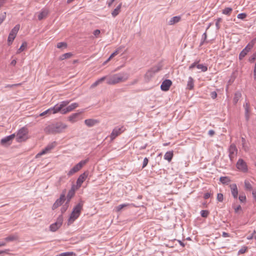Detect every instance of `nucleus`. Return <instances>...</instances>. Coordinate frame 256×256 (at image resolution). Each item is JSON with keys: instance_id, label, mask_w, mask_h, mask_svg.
<instances>
[{"instance_id": "1", "label": "nucleus", "mask_w": 256, "mask_h": 256, "mask_svg": "<svg viewBox=\"0 0 256 256\" xmlns=\"http://www.w3.org/2000/svg\"><path fill=\"white\" fill-rule=\"evenodd\" d=\"M68 126L59 122L52 123L48 125L45 128L44 132L48 134H56L64 132V130L67 128Z\"/></svg>"}, {"instance_id": "2", "label": "nucleus", "mask_w": 256, "mask_h": 256, "mask_svg": "<svg viewBox=\"0 0 256 256\" xmlns=\"http://www.w3.org/2000/svg\"><path fill=\"white\" fill-rule=\"evenodd\" d=\"M129 75L127 73L120 72L116 74L107 78L106 84L110 85H114L126 81L128 78Z\"/></svg>"}, {"instance_id": "3", "label": "nucleus", "mask_w": 256, "mask_h": 256, "mask_svg": "<svg viewBox=\"0 0 256 256\" xmlns=\"http://www.w3.org/2000/svg\"><path fill=\"white\" fill-rule=\"evenodd\" d=\"M84 202L80 201L74 208L72 212L68 218V223H72L76 219H77L80 215L81 210L82 209Z\"/></svg>"}, {"instance_id": "4", "label": "nucleus", "mask_w": 256, "mask_h": 256, "mask_svg": "<svg viewBox=\"0 0 256 256\" xmlns=\"http://www.w3.org/2000/svg\"><path fill=\"white\" fill-rule=\"evenodd\" d=\"M28 130L25 127L21 128L18 132L16 136V140L20 142L26 140L28 138Z\"/></svg>"}, {"instance_id": "5", "label": "nucleus", "mask_w": 256, "mask_h": 256, "mask_svg": "<svg viewBox=\"0 0 256 256\" xmlns=\"http://www.w3.org/2000/svg\"><path fill=\"white\" fill-rule=\"evenodd\" d=\"M88 160H82L75 165L68 172L67 175L68 176H72L75 173L78 172L82 166L88 162Z\"/></svg>"}, {"instance_id": "6", "label": "nucleus", "mask_w": 256, "mask_h": 256, "mask_svg": "<svg viewBox=\"0 0 256 256\" xmlns=\"http://www.w3.org/2000/svg\"><path fill=\"white\" fill-rule=\"evenodd\" d=\"M256 39H253L250 42H249L246 47L240 52L239 54V59L242 60L253 48Z\"/></svg>"}, {"instance_id": "7", "label": "nucleus", "mask_w": 256, "mask_h": 256, "mask_svg": "<svg viewBox=\"0 0 256 256\" xmlns=\"http://www.w3.org/2000/svg\"><path fill=\"white\" fill-rule=\"evenodd\" d=\"M20 28V24H16L10 31L8 39V44L10 46L14 40Z\"/></svg>"}, {"instance_id": "8", "label": "nucleus", "mask_w": 256, "mask_h": 256, "mask_svg": "<svg viewBox=\"0 0 256 256\" xmlns=\"http://www.w3.org/2000/svg\"><path fill=\"white\" fill-rule=\"evenodd\" d=\"M162 68V66L160 65H156L152 67L150 69L147 71L145 74V78L150 80L154 74L159 72Z\"/></svg>"}, {"instance_id": "9", "label": "nucleus", "mask_w": 256, "mask_h": 256, "mask_svg": "<svg viewBox=\"0 0 256 256\" xmlns=\"http://www.w3.org/2000/svg\"><path fill=\"white\" fill-rule=\"evenodd\" d=\"M66 190H64L61 194L59 198L57 199L55 202L53 204L52 208L55 210L58 206H60L66 200Z\"/></svg>"}, {"instance_id": "10", "label": "nucleus", "mask_w": 256, "mask_h": 256, "mask_svg": "<svg viewBox=\"0 0 256 256\" xmlns=\"http://www.w3.org/2000/svg\"><path fill=\"white\" fill-rule=\"evenodd\" d=\"M62 222L63 217L62 214H61L58 218L56 222L50 226V230L52 232H56L57 230H58V228L60 227L62 224Z\"/></svg>"}, {"instance_id": "11", "label": "nucleus", "mask_w": 256, "mask_h": 256, "mask_svg": "<svg viewBox=\"0 0 256 256\" xmlns=\"http://www.w3.org/2000/svg\"><path fill=\"white\" fill-rule=\"evenodd\" d=\"M124 128L123 126L121 127H115L113 129L110 136L111 140H113L114 139H115L120 134L124 132Z\"/></svg>"}, {"instance_id": "12", "label": "nucleus", "mask_w": 256, "mask_h": 256, "mask_svg": "<svg viewBox=\"0 0 256 256\" xmlns=\"http://www.w3.org/2000/svg\"><path fill=\"white\" fill-rule=\"evenodd\" d=\"M228 156L230 161L232 162L238 154V149L235 144H232L230 145L228 148Z\"/></svg>"}, {"instance_id": "13", "label": "nucleus", "mask_w": 256, "mask_h": 256, "mask_svg": "<svg viewBox=\"0 0 256 256\" xmlns=\"http://www.w3.org/2000/svg\"><path fill=\"white\" fill-rule=\"evenodd\" d=\"M88 175V172L86 171L79 176L76 180V188H78L81 186L82 184L86 180Z\"/></svg>"}, {"instance_id": "14", "label": "nucleus", "mask_w": 256, "mask_h": 256, "mask_svg": "<svg viewBox=\"0 0 256 256\" xmlns=\"http://www.w3.org/2000/svg\"><path fill=\"white\" fill-rule=\"evenodd\" d=\"M236 166L238 170L243 172L248 171V166L246 162L242 159H239L236 163Z\"/></svg>"}, {"instance_id": "15", "label": "nucleus", "mask_w": 256, "mask_h": 256, "mask_svg": "<svg viewBox=\"0 0 256 256\" xmlns=\"http://www.w3.org/2000/svg\"><path fill=\"white\" fill-rule=\"evenodd\" d=\"M70 101L65 100L60 102V104H58L55 105L54 107L56 111V113L58 112H60L62 114V110H64V108L68 105Z\"/></svg>"}, {"instance_id": "16", "label": "nucleus", "mask_w": 256, "mask_h": 256, "mask_svg": "<svg viewBox=\"0 0 256 256\" xmlns=\"http://www.w3.org/2000/svg\"><path fill=\"white\" fill-rule=\"evenodd\" d=\"M15 136V134H12L2 138L0 140V144L2 146L10 145Z\"/></svg>"}, {"instance_id": "17", "label": "nucleus", "mask_w": 256, "mask_h": 256, "mask_svg": "<svg viewBox=\"0 0 256 256\" xmlns=\"http://www.w3.org/2000/svg\"><path fill=\"white\" fill-rule=\"evenodd\" d=\"M172 84V82L170 80H164L160 86V88L162 90L166 92L168 91L170 86Z\"/></svg>"}, {"instance_id": "18", "label": "nucleus", "mask_w": 256, "mask_h": 256, "mask_svg": "<svg viewBox=\"0 0 256 256\" xmlns=\"http://www.w3.org/2000/svg\"><path fill=\"white\" fill-rule=\"evenodd\" d=\"M76 188L74 185H72L70 190L68 191L66 196V202L69 203L71 198L74 196Z\"/></svg>"}, {"instance_id": "19", "label": "nucleus", "mask_w": 256, "mask_h": 256, "mask_svg": "<svg viewBox=\"0 0 256 256\" xmlns=\"http://www.w3.org/2000/svg\"><path fill=\"white\" fill-rule=\"evenodd\" d=\"M230 188L232 194L234 198L237 199L238 196V190L236 184H232L230 186Z\"/></svg>"}, {"instance_id": "20", "label": "nucleus", "mask_w": 256, "mask_h": 256, "mask_svg": "<svg viewBox=\"0 0 256 256\" xmlns=\"http://www.w3.org/2000/svg\"><path fill=\"white\" fill-rule=\"evenodd\" d=\"M99 122L98 120L92 118L86 119L84 120V124L88 127H92Z\"/></svg>"}, {"instance_id": "21", "label": "nucleus", "mask_w": 256, "mask_h": 256, "mask_svg": "<svg viewBox=\"0 0 256 256\" xmlns=\"http://www.w3.org/2000/svg\"><path fill=\"white\" fill-rule=\"evenodd\" d=\"M78 106V104L76 102L68 106L62 110V114H66L68 112L72 111L73 110L76 108Z\"/></svg>"}, {"instance_id": "22", "label": "nucleus", "mask_w": 256, "mask_h": 256, "mask_svg": "<svg viewBox=\"0 0 256 256\" xmlns=\"http://www.w3.org/2000/svg\"><path fill=\"white\" fill-rule=\"evenodd\" d=\"M18 236L17 233H16L10 235L9 236L6 237L4 238V240L6 242H14L16 240H18Z\"/></svg>"}, {"instance_id": "23", "label": "nucleus", "mask_w": 256, "mask_h": 256, "mask_svg": "<svg viewBox=\"0 0 256 256\" xmlns=\"http://www.w3.org/2000/svg\"><path fill=\"white\" fill-rule=\"evenodd\" d=\"M48 14V10L47 9H42L38 14V19L40 20L46 18Z\"/></svg>"}, {"instance_id": "24", "label": "nucleus", "mask_w": 256, "mask_h": 256, "mask_svg": "<svg viewBox=\"0 0 256 256\" xmlns=\"http://www.w3.org/2000/svg\"><path fill=\"white\" fill-rule=\"evenodd\" d=\"M122 6V2H120L118 6L117 7L114 9V10L112 12V16L114 17V18H115L116 16H117L120 11V8Z\"/></svg>"}, {"instance_id": "25", "label": "nucleus", "mask_w": 256, "mask_h": 256, "mask_svg": "<svg viewBox=\"0 0 256 256\" xmlns=\"http://www.w3.org/2000/svg\"><path fill=\"white\" fill-rule=\"evenodd\" d=\"M53 148H54V146H52V144L48 145L46 148H45L42 150L40 153H38L37 154V156H42V155L46 154L48 152H49L50 150H52Z\"/></svg>"}, {"instance_id": "26", "label": "nucleus", "mask_w": 256, "mask_h": 256, "mask_svg": "<svg viewBox=\"0 0 256 256\" xmlns=\"http://www.w3.org/2000/svg\"><path fill=\"white\" fill-rule=\"evenodd\" d=\"M53 148H54V146H52V144L48 145L46 148H45L42 150L40 153H38L37 154V156H42V155L46 154L48 152H49L50 150H52Z\"/></svg>"}, {"instance_id": "27", "label": "nucleus", "mask_w": 256, "mask_h": 256, "mask_svg": "<svg viewBox=\"0 0 256 256\" xmlns=\"http://www.w3.org/2000/svg\"><path fill=\"white\" fill-rule=\"evenodd\" d=\"M181 18L180 16H175L170 18L168 22L169 25H173L178 23L180 20Z\"/></svg>"}, {"instance_id": "28", "label": "nucleus", "mask_w": 256, "mask_h": 256, "mask_svg": "<svg viewBox=\"0 0 256 256\" xmlns=\"http://www.w3.org/2000/svg\"><path fill=\"white\" fill-rule=\"evenodd\" d=\"M173 156L174 154L172 151L167 152L164 156V158L167 160L168 162H170L173 158Z\"/></svg>"}, {"instance_id": "29", "label": "nucleus", "mask_w": 256, "mask_h": 256, "mask_svg": "<svg viewBox=\"0 0 256 256\" xmlns=\"http://www.w3.org/2000/svg\"><path fill=\"white\" fill-rule=\"evenodd\" d=\"M56 112L55 110L54 107H52V108H51L46 110L44 112L41 113L40 114V116H42L46 115L47 114H56Z\"/></svg>"}, {"instance_id": "30", "label": "nucleus", "mask_w": 256, "mask_h": 256, "mask_svg": "<svg viewBox=\"0 0 256 256\" xmlns=\"http://www.w3.org/2000/svg\"><path fill=\"white\" fill-rule=\"evenodd\" d=\"M124 47H119L118 48L115 52H114L112 54H111L109 58L104 62V64H106L108 61H109L112 58L114 57L116 55H117L120 51Z\"/></svg>"}, {"instance_id": "31", "label": "nucleus", "mask_w": 256, "mask_h": 256, "mask_svg": "<svg viewBox=\"0 0 256 256\" xmlns=\"http://www.w3.org/2000/svg\"><path fill=\"white\" fill-rule=\"evenodd\" d=\"M242 96V94L240 92H236L234 94V104H236L238 102V100Z\"/></svg>"}, {"instance_id": "32", "label": "nucleus", "mask_w": 256, "mask_h": 256, "mask_svg": "<svg viewBox=\"0 0 256 256\" xmlns=\"http://www.w3.org/2000/svg\"><path fill=\"white\" fill-rule=\"evenodd\" d=\"M220 180L222 184H228L230 182V180L228 176H221Z\"/></svg>"}, {"instance_id": "33", "label": "nucleus", "mask_w": 256, "mask_h": 256, "mask_svg": "<svg viewBox=\"0 0 256 256\" xmlns=\"http://www.w3.org/2000/svg\"><path fill=\"white\" fill-rule=\"evenodd\" d=\"M194 86V80L192 77H190L188 82L187 87L189 90H192Z\"/></svg>"}, {"instance_id": "34", "label": "nucleus", "mask_w": 256, "mask_h": 256, "mask_svg": "<svg viewBox=\"0 0 256 256\" xmlns=\"http://www.w3.org/2000/svg\"><path fill=\"white\" fill-rule=\"evenodd\" d=\"M196 68L200 70L201 72H205L208 70V67L206 66H204L203 64H198V63L196 66Z\"/></svg>"}, {"instance_id": "35", "label": "nucleus", "mask_w": 256, "mask_h": 256, "mask_svg": "<svg viewBox=\"0 0 256 256\" xmlns=\"http://www.w3.org/2000/svg\"><path fill=\"white\" fill-rule=\"evenodd\" d=\"M128 206H130L128 204H124L118 205L116 208V211L117 212H120L122 209Z\"/></svg>"}, {"instance_id": "36", "label": "nucleus", "mask_w": 256, "mask_h": 256, "mask_svg": "<svg viewBox=\"0 0 256 256\" xmlns=\"http://www.w3.org/2000/svg\"><path fill=\"white\" fill-rule=\"evenodd\" d=\"M78 115L79 114L78 113L73 114L68 117V120L72 122H76V118L78 116Z\"/></svg>"}, {"instance_id": "37", "label": "nucleus", "mask_w": 256, "mask_h": 256, "mask_svg": "<svg viewBox=\"0 0 256 256\" xmlns=\"http://www.w3.org/2000/svg\"><path fill=\"white\" fill-rule=\"evenodd\" d=\"M232 11V9L230 8H226L222 10V13L226 15L230 16Z\"/></svg>"}, {"instance_id": "38", "label": "nucleus", "mask_w": 256, "mask_h": 256, "mask_svg": "<svg viewBox=\"0 0 256 256\" xmlns=\"http://www.w3.org/2000/svg\"><path fill=\"white\" fill-rule=\"evenodd\" d=\"M72 56V53H70V52L66 53V54H62L60 56V59L61 60H65V59L69 58Z\"/></svg>"}, {"instance_id": "39", "label": "nucleus", "mask_w": 256, "mask_h": 256, "mask_svg": "<svg viewBox=\"0 0 256 256\" xmlns=\"http://www.w3.org/2000/svg\"><path fill=\"white\" fill-rule=\"evenodd\" d=\"M206 38H207V34H206V32H205L203 34L202 36V40L200 43V46H202L205 42H206V43L208 42L206 40Z\"/></svg>"}, {"instance_id": "40", "label": "nucleus", "mask_w": 256, "mask_h": 256, "mask_svg": "<svg viewBox=\"0 0 256 256\" xmlns=\"http://www.w3.org/2000/svg\"><path fill=\"white\" fill-rule=\"evenodd\" d=\"M244 188L246 190H250L252 188V186L248 180H245L244 182Z\"/></svg>"}, {"instance_id": "41", "label": "nucleus", "mask_w": 256, "mask_h": 256, "mask_svg": "<svg viewBox=\"0 0 256 256\" xmlns=\"http://www.w3.org/2000/svg\"><path fill=\"white\" fill-rule=\"evenodd\" d=\"M26 46H27V43L26 42H24L22 44L18 50L17 53L18 54V53H20V52H23L24 50V48L26 47Z\"/></svg>"}, {"instance_id": "42", "label": "nucleus", "mask_w": 256, "mask_h": 256, "mask_svg": "<svg viewBox=\"0 0 256 256\" xmlns=\"http://www.w3.org/2000/svg\"><path fill=\"white\" fill-rule=\"evenodd\" d=\"M68 206H69V203H68L66 202L62 206V207L61 210H60L62 214L66 212V210H67V209L68 207Z\"/></svg>"}, {"instance_id": "43", "label": "nucleus", "mask_w": 256, "mask_h": 256, "mask_svg": "<svg viewBox=\"0 0 256 256\" xmlns=\"http://www.w3.org/2000/svg\"><path fill=\"white\" fill-rule=\"evenodd\" d=\"M200 214L203 218H207L209 214V212L207 210H202L200 212Z\"/></svg>"}, {"instance_id": "44", "label": "nucleus", "mask_w": 256, "mask_h": 256, "mask_svg": "<svg viewBox=\"0 0 256 256\" xmlns=\"http://www.w3.org/2000/svg\"><path fill=\"white\" fill-rule=\"evenodd\" d=\"M66 48L67 47V44L64 42H58L57 44V48Z\"/></svg>"}, {"instance_id": "45", "label": "nucleus", "mask_w": 256, "mask_h": 256, "mask_svg": "<svg viewBox=\"0 0 256 256\" xmlns=\"http://www.w3.org/2000/svg\"><path fill=\"white\" fill-rule=\"evenodd\" d=\"M244 109H245L246 116V118L248 119V112H249V110H248V103H246V105H244Z\"/></svg>"}, {"instance_id": "46", "label": "nucleus", "mask_w": 256, "mask_h": 256, "mask_svg": "<svg viewBox=\"0 0 256 256\" xmlns=\"http://www.w3.org/2000/svg\"><path fill=\"white\" fill-rule=\"evenodd\" d=\"M239 200L242 202H246V196L244 194H240L238 197Z\"/></svg>"}, {"instance_id": "47", "label": "nucleus", "mask_w": 256, "mask_h": 256, "mask_svg": "<svg viewBox=\"0 0 256 256\" xmlns=\"http://www.w3.org/2000/svg\"><path fill=\"white\" fill-rule=\"evenodd\" d=\"M248 248L246 246L242 247L238 252V254H242L246 252Z\"/></svg>"}, {"instance_id": "48", "label": "nucleus", "mask_w": 256, "mask_h": 256, "mask_svg": "<svg viewBox=\"0 0 256 256\" xmlns=\"http://www.w3.org/2000/svg\"><path fill=\"white\" fill-rule=\"evenodd\" d=\"M60 254L61 256H72L74 255V253L73 252H65Z\"/></svg>"}, {"instance_id": "49", "label": "nucleus", "mask_w": 256, "mask_h": 256, "mask_svg": "<svg viewBox=\"0 0 256 256\" xmlns=\"http://www.w3.org/2000/svg\"><path fill=\"white\" fill-rule=\"evenodd\" d=\"M247 16V14L246 13H240L239 14L237 18L240 19L244 20V19Z\"/></svg>"}, {"instance_id": "50", "label": "nucleus", "mask_w": 256, "mask_h": 256, "mask_svg": "<svg viewBox=\"0 0 256 256\" xmlns=\"http://www.w3.org/2000/svg\"><path fill=\"white\" fill-rule=\"evenodd\" d=\"M222 21V18H218L216 20V29L217 30H219L220 28V26L219 24V23L220 22H221Z\"/></svg>"}, {"instance_id": "51", "label": "nucleus", "mask_w": 256, "mask_h": 256, "mask_svg": "<svg viewBox=\"0 0 256 256\" xmlns=\"http://www.w3.org/2000/svg\"><path fill=\"white\" fill-rule=\"evenodd\" d=\"M217 200L219 202H222L223 200V199H224V196L221 193H219L217 194Z\"/></svg>"}, {"instance_id": "52", "label": "nucleus", "mask_w": 256, "mask_h": 256, "mask_svg": "<svg viewBox=\"0 0 256 256\" xmlns=\"http://www.w3.org/2000/svg\"><path fill=\"white\" fill-rule=\"evenodd\" d=\"M232 208H234V212L236 213H238V211L242 210V207L240 205H238V206H235L234 205L232 206Z\"/></svg>"}, {"instance_id": "53", "label": "nucleus", "mask_w": 256, "mask_h": 256, "mask_svg": "<svg viewBox=\"0 0 256 256\" xmlns=\"http://www.w3.org/2000/svg\"><path fill=\"white\" fill-rule=\"evenodd\" d=\"M199 62V61H196L194 63H192L188 68L189 70H192L194 68L196 67L198 64Z\"/></svg>"}, {"instance_id": "54", "label": "nucleus", "mask_w": 256, "mask_h": 256, "mask_svg": "<svg viewBox=\"0 0 256 256\" xmlns=\"http://www.w3.org/2000/svg\"><path fill=\"white\" fill-rule=\"evenodd\" d=\"M6 12L0 14V24L3 22L6 18Z\"/></svg>"}, {"instance_id": "55", "label": "nucleus", "mask_w": 256, "mask_h": 256, "mask_svg": "<svg viewBox=\"0 0 256 256\" xmlns=\"http://www.w3.org/2000/svg\"><path fill=\"white\" fill-rule=\"evenodd\" d=\"M148 162V158H145L144 160L143 163H142V168H145L147 166Z\"/></svg>"}, {"instance_id": "56", "label": "nucleus", "mask_w": 256, "mask_h": 256, "mask_svg": "<svg viewBox=\"0 0 256 256\" xmlns=\"http://www.w3.org/2000/svg\"><path fill=\"white\" fill-rule=\"evenodd\" d=\"M242 146L244 148V150L246 151L248 150V148H246L245 146L246 140L244 138H242Z\"/></svg>"}, {"instance_id": "57", "label": "nucleus", "mask_w": 256, "mask_h": 256, "mask_svg": "<svg viewBox=\"0 0 256 256\" xmlns=\"http://www.w3.org/2000/svg\"><path fill=\"white\" fill-rule=\"evenodd\" d=\"M256 60V52L254 53L251 56L250 61V62H253Z\"/></svg>"}, {"instance_id": "58", "label": "nucleus", "mask_w": 256, "mask_h": 256, "mask_svg": "<svg viewBox=\"0 0 256 256\" xmlns=\"http://www.w3.org/2000/svg\"><path fill=\"white\" fill-rule=\"evenodd\" d=\"M210 96L213 99H214L216 98L217 96V94L216 92L214 91V92H212L211 93H210Z\"/></svg>"}, {"instance_id": "59", "label": "nucleus", "mask_w": 256, "mask_h": 256, "mask_svg": "<svg viewBox=\"0 0 256 256\" xmlns=\"http://www.w3.org/2000/svg\"><path fill=\"white\" fill-rule=\"evenodd\" d=\"M100 32L99 30H94L93 34L96 36H98L100 34Z\"/></svg>"}, {"instance_id": "60", "label": "nucleus", "mask_w": 256, "mask_h": 256, "mask_svg": "<svg viewBox=\"0 0 256 256\" xmlns=\"http://www.w3.org/2000/svg\"><path fill=\"white\" fill-rule=\"evenodd\" d=\"M211 196V194L209 192H206L204 194V199H208V198Z\"/></svg>"}, {"instance_id": "61", "label": "nucleus", "mask_w": 256, "mask_h": 256, "mask_svg": "<svg viewBox=\"0 0 256 256\" xmlns=\"http://www.w3.org/2000/svg\"><path fill=\"white\" fill-rule=\"evenodd\" d=\"M98 84H98V82L96 81L94 83H93V84L91 85L90 88H94V87L96 86H97L98 85Z\"/></svg>"}, {"instance_id": "62", "label": "nucleus", "mask_w": 256, "mask_h": 256, "mask_svg": "<svg viewBox=\"0 0 256 256\" xmlns=\"http://www.w3.org/2000/svg\"><path fill=\"white\" fill-rule=\"evenodd\" d=\"M222 236L224 237H228L230 236V234L226 232H223L222 234Z\"/></svg>"}, {"instance_id": "63", "label": "nucleus", "mask_w": 256, "mask_h": 256, "mask_svg": "<svg viewBox=\"0 0 256 256\" xmlns=\"http://www.w3.org/2000/svg\"><path fill=\"white\" fill-rule=\"evenodd\" d=\"M116 0H110L109 2H108V7H110L112 5V3L115 1Z\"/></svg>"}, {"instance_id": "64", "label": "nucleus", "mask_w": 256, "mask_h": 256, "mask_svg": "<svg viewBox=\"0 0 256 256\" xmlns=\"http://www.w3.org/2000/svg\"><path fill=\"white\" fill-rule=\"evenodd\" d=\"M254 76H256V62L255 64L254 70Z\"/></svg>"}]
</instances>
